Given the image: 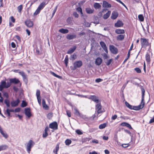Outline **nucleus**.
Returning a JSON list of instances; mask_svg holds the SVG:
<instances>
[{
  "mask_svg": "<svg viewBox=\"0 0 154 154\" xmlns=\"http://www.w3.org/2000/svg\"><path fill=\"white\" fill-rule=\"evenodd\" d=\"M40 10L37 8V9L35 11V12H34V15H37L40 12Z\"/></svg>",
  "mask_w": 154,
  "mask_h": 154,
  "instance_id": "52",
  "label": "nucleus"
},
{
  "mask_svg": "<svg viewBox=\"0 0 154 154\" xmlns=\"http://www.w3.org/2000/svg\"><path fill=\"white\" fill-rule=\"evenodd\" d=\"M72 141L70 140L67 139L65 141V143L66 145H69L71 143Z\"/></svg>",
  "mask_w": 154,
  "mask_h": 154,
  "instance_id": "41",
  "label": "nucleus"
},
{
  "mask_svg": "<svg viewBox=\"0 0 154 154\" xmlns=\"http://www.w3.org/2000/svg\"><path fill=\"white\" fill-rule=\"evenodd\" d=\"M20 110V108H16L14 109L15 112H19Z\"/></svg>",
  "mask_w": 154,
  "mask_h": 154,
  "instance_id": "64",
  "label": "nucleus"
},
{
  "mask_svg": "<svg viewBox=\"0 0 154 154\" xmlns=\"http://www.w3.org/2000/svg\"><path fill=\"white\" fill-rule=\"evenodd\" d=\"M112 61V59H110L105 62L107 66H109L111 63Z\"/></svg>",
  "mask_w": 154,
  "mask_h": 154,
  "instance_id": "48",
  "label": "nucleus"
},
{
  "mask_svg": "<svg viewBox=\"0 0 154 154\" xmlns=\"http://www.w3.org/2000/svg\"><path fill=\"white\" fill-rule=\"evenodd\" d=\"M25 22L26 26L30 28L33 26V22L29 20H26Z\"/></svg>",
  "mask_w": 154,
  "mask_h": 154,
  "instance_id": "14",
  "label": "nucleus"
},
{
  "mask_svg": "<svg viewBox=\"0 0 154 154\" xmlns=\"http://www.w3.org/2000/svg\"><path fill=\"white\" fill-rule=\"evenodd\" d=\"M76 48V47L75 46L73 47L72 48H70L68 51L67 53L68 54H71L73 52Z\"/></svg>",
  "mask_w": 154,
  "mask_h": 154,
  "instance_id": "21",
  "label": "nucleus"
},
{
  "mask_svg": "<svg viewBox=\"0 0 154 154\" xmlns=\"http://www.w3.org/2000/svg\"><path fill=\"white\" fill-rule=\"evenodd\" d=\"M144 101H143V102H142L141 101L140 104L139 105L137 106H133L132 109L135 110H139L140 109H142L144 107Z\"/></svg>",
  "mask_w": 154,
  "mask_h": 154,
  "instance_id": "4",
  "label": "nucleus"
},
{
  "mask_svg": "<svg viewBox=\"0 0 154 154\" xmlns=\"http://www.w3.org/2000/svg\"><path fill=\"white\" fill-rule=\"evenodd\" d=\"M59 144L58 143L57 144L56 146L55 150L54 149L53 150L54 152L55 153V154H58L57 152L59 149Z\"/></svg>",
  "mask_w": 154,
  "mask_h": 154,
  "instance_id": "33",
  "label": "nucleus"
},
{
  "mask_svg": "<svg viewBox=\"0 0 154 154\" xmlns=\"http://www.w3.org/2000/svg\"><path fill=\"white\" fill-rule=\"evenodd\" d=\"M75 114L77 116H80V113L79 112L78 110L76 109H75Z\"/></svg>",
  "mask_w": 154,
  "mask_h": 154,
  "instance_id": "47",
  "label": "nucleus"
},
{
  "mask_svg": "<svg viewBox=\"0 0 154 154\" xmlns=\"http://www.w3.org/2000/svg\"><path fill=\"white\" fill-rule=\"evenodd\" d=\"M80 117L84 119H88V118L86 117L85 116H84L82 115H80V116H79Z\"/></svg>",
  "mask_w": 154,
  "mask_h": 154,
  "instance_id": "63",
  "label": "nucleus"
},
{
  "mask_svg": "<svg viewBox=\"0 0 154 154\" xmlns=\"http://www.w3.org/2000/svg\"><path fill=\"white\" fill-rule=\"evenodd\" d=\"M0 132L1 134L2 135L3 137H4L5 138H7L8 137V135L6 133H4L1 127V126L0 125Z\"/></svg>",
  "mask_w": 154,
  "mask_h": 154,
  "instance_id": "19",
  "label": "nucleus"
},
{
  "mask_svg": "<svg viewBox=\"0 0 154 154\" xmlns=\"http://www.w3.org/2000/svg\"><path fill=\"white\" fill-rule=\"evenodd\" d=\"M109 49L111 52L113 54H116L118 52L117 48L113 45H110Z\"/></svg>",
  "mask_w": 154,
  "mask_h": 154,
  "instance_id": "5",
  "label": "nucleus"
},
{
  "mask_svg": "<svg viewBox=\"0 0 154 154\" xmlns=\"http://www.w3.org/2000/svg\"><path fill=\"white\" fill-rule=\"evenodd\" d=\"M102 62V60L99 57H97L95 63L97 66L100 65Z\"/></svg>",
  "mask_w": 154,
  "mask_h": 154,
  "instance_id": "18",
  "label": "nucleus"
},
{
  "mask_svg": "<svg viewBox=\"0 0 154 154\" xmlns=\"http://www.w3.org/2000/svg\"><path fill=\"white\" fill-rule=\"evenodd\" d=\"M86 11L87 13L90 14L93 13L94 10L90 8H87L86 9Z\"/></svg>",
  "mask_w": 154,
  "mask_h": 154,
  "instance_id": "29",
  "label": "nucleus"
},
{
  "mask_svg": "<svg viewBox=\"0 0 154 154\" xmlns=\"http://www.w3.org/2000/svg\"><path fill=\"white\" fill-rule=\"evenodd\" d=\"M8 148V146L6 145H2L0 146V151L4 150Z\"/></svg>",
  "mask_w": 154,
  "mask_h": 154,
  "instance_id": "26",
  "label": "nucleus"
},
{
  "mask_svg": "<svg viewBox=\"0 0 154 154\" xmlns=\"http://www.w3.org/2000/svg\"><path fill=\"white\" fill-rule=\"evenodd\" d=\"M36 95L37 96V98L38 97H40V91L39 90H37L36 91Z\"/></svg>",
  "mask_w": 154,
  "mask_h": 154,
  "instance_id": "49",
  "label": "nucleus"
},
{
  "mask_svg": "<svg viewBox=\"0 0 154 154\" xmlns=\"http://www.w3.org/2000/svg\"><path fill=\"white\" fill-rule=\"evenodd\" d=\"M123 23L121 20H118L116 23L115 24V26L116 27H121L123 25Z\"/></svg>",
  "mask_w": 154,
  "mask_h": 154,
  "instance_id": "15",
  "label": "nucleus"
},
{
  "mask_svg": "<svg viewBox=\"0 0 154 154\" xmlns=\"http://www.w3.org/2000/svg\"><path fill=\"white\" fill-rule=\"evenodd\" d=\"M25 114L28 118H30L32 116L30 108H26L24 109Z\"/></svg>",
  "mask_w": 154,
  "mask_h": 154,
  "instance_id": "10",
  "label": "nucleus"
},
{
  "mask_svg": "<svg viewBox=\"0 0 154 154\" xmlns=\"http://www.w3.org/2000/svg\"><path fill=\"white\" fill-rule=\"evenodd\" d=\"M97 103L98 104L96 105L95 108L97 110V113L99 114L102 112L101 111V109L102 108V106L101 105L100 101Z\"/></svg>",
  "mask_w": 154,
  "mask_h": 154,
  "instance_id": "12",
  "label": "nucleus"
},
{
  "mask_svg": "<svg viewBox=\"0 0 154 154\" xmlns=\"http://www.w3.org/2000/svg\"><path fill=\"white\" fill-rule=\"evenodd\" d=\"M146 60L147 62L149 63L150 61V56L149 54L147 53L146 55Z\"/></svg>",
  "mask_w": 154,
  "mask_h": 154,
  "instance_id": "32",
  "label": "nucleus"
},
{
  "mask_svg": "<svg viewBox=\"0 0 154 154\" xmlns=\"http://www.w3.org/2000/svg\"><path fill=\"white\" fill-rule=\"evenodd\" d=\"M73 15L75 18H78L79 17V14L76 12H74L73 13Z\"/></svg>",
  "mask_w": 154,
  "mask_h": 154,
  "instance_id": "53",
  "label": "nucleus"
},
{
  "mask_svg": "<svg viewBox=\"0 0 154 154\" xmlns=\"http://www.w3.org/2000/svg\"><path fill=\"white\" fill-rule=\"evenodd\" d=\"M125 104L126 106L129 109H132L133 106L131 105L128 102L126 101L125 102Z\"/></svg>",
  "mask_w": 154,
  "mask_h": 154,
  "instance_id": "38",
  "label": "nucleus"
},
{
  "mask_svg": "<svg viewBox=\"0 0 154 154\" xmlns=\"http://www.w3.org/2000/svg\"><path fill=\"white\" fill-rule=\"evenodd\" d=\"M124 131L125 132L128 134L130 135H131V133L129 130H128L127 129H124Z\"/></svg>",
  "mask_w": 154,
  "mask_h": 154,
  "instance_id": "62",
  "label": "nucleus"
},
{
  "mask_svg": "<svg viewBox=\"0 0 154 154\" xmlns=\"http://www.w3.org/2000/svg\"><path fill=\"white\" fill-rule=\"evenodd\" d=\"M72 19L73 18L72 17H68L66 19L67 22L69 23H70L72 21Z\"/></svg>",
  "mask_w": 154,
  "mask_h": 154,
  "instance_id": "46",
  "label": "nucleus"
},
{
  "mask_svg": "<svg viewBox=\"0 0 154 154\" xmlns=\"http://www.w3.org/2000/svg\"><path fill=\"white\" fill-rule=\"evenodd\" d=\"M68 58L67 55L66 56L65 59H64V63L65 64L66 67H67L68 66Z\"/></svg>",
  "mask_w": 154,
  "mask_h": 154,
  "instance_id": "39",
  "label": "nucleus"
},
{
  "mask_svg": "<svg viewBox=\"0 0 154 154\" xmlns=\"http://www.w3.org/2000/svg\"><path fill=\"white\" fill-rule=\"evenodd\" d=\"M53 116V114L52 112L48 113L47 115V117L48 118L50 119Z\"/></svg>",
  "mask_w": 154,
  "mask_h": 154,
  "instance_id": "50",
  "label": "nucleus"
},
{
  "mask_svg": "<svg viewBox=\"0 0 154 154\" xmlns=\"http://www.w3.org/2000/svg\"><path fill=\"white\" fill-rule=\"evenodd\" d=\"M82 65V62L81 60H78L75 61L73 64V70H75L77 68H80Z\"/></svg>",
  "mask_w": 154,
  "mask_h": 154,
  "instance_id": "2",
  "label": "nucleus"
},
{
  "mask_svg": "<svg viewBox=\"0 0 154 154\" xmlns=\"http://www.w3.org/2000/svg\"><path fill=\"white\" fill-rule=\"evenodd\" d=\"M9 82H8L7 83H6V85L7 88L10 87L12 83L11 82V79L9 80Z\"/></svg>",
  "mask_w": 154,
  "mask_h": 154,
  "instance_id": "42",
  "label": "nucleus"
},
{
  "mask_svg": "<svg viewBox=\"0 0 154 154\" xmlns=\"http://www.w3.org/2000/svg\"><path fill=\"white\" fill-rule=\"evenodd\" d=\"M142 92V102L144 101V96L145 95V90L144 89L141 90Z\"/></svg>",
  "mask_w": 154,
  "mask_h": 154,
  "instance_id": "34",
  "label": "nucleus"
},
{
  "mask_svg": "<svg viewBox=\"0 0 154 154\" xmlns=\"http://www.w3.org/2000/svg\"><path fill=\"white\" fill-rule=\"evenodd\" d=\"M23 9V5H21L18 6L17 7V10L20 13L22 10Z\"/></svg>",
  "mask_w": 154,
  "mask_h": 154,
  "instance_id": "45",
  "label": "nucleus"
},
{
  "mask_svg": "<svg viewBox=\"0 0 154 154\" xmlns=\"http://www.w3.org/2000/svg\"><path fill=\"white\" fill-rule=\"evenodd\" d=\"M101 7V6L100 4L98 3H95L94 5V7L96 9L100 8Z\"/></svg>",
  "mask_w": 154,
  "mask_h": 154,
  "instance_id": "28",
  "label": "nucleus"
},
{
  "mask_svg": "<svg viewBox=\"0 0 154 154\" xmlns=\"http://www.w3.org/2000/svg\"><path fill=\"white\" fill-rule=\"evenodd\" d=\"M76 132L79 135H81L83 134L82 131L79 129H77L76 130Z\"/></svg>",
  "mask_w": 154,
  "mask_h": 154,
  "instance_id": "54",
  "label": "nucleus"
},
{
  "mask_svg": "<svg viewBox=\"0 0 154 154\" xmlns=\"http://www.w3.org/2000/svg\"><path fill=\"white\" fill-rule=\"evenodd\" d=\"M18 73L22 76L23 81L26 84H27L28 83V79L26 75L25 74V73L22 71H20Z\"/></svg>",
  "mask_w": 154,
  "mask_h": 154,
  "instance_id": "9",
  "label": "nucleus"
},
{
  "mask_svg": "<svg viewBox=\"0 0 154 154\" xmlns=\"http://www.w3.org/2000/svg\"><path fill=\"white\" fill-rule=\"evenodd\" d=\"M100 44L103 48L106 46L105 43L103 41H101L100 42Z\"/></svg>",
  "mask_w": 154,
  "mask_h": 154,
  "instance_id": "43",
  "label": "nucleus"
},
{
  "mask_svg": "<svg viewBox=\"0 0 154 154\" xmlns=\"http://www.w3.org/2000/svg\"><path fill=\"white\" fill-rule=\"evenodd\" d=\"M27 105V103L24 100H23L21 104V106L22 107H24L26 106Z\"/></svg>",
  "mask_w": 154,
  "mask_h": 154,
  "instance_id": "40",
  "label": "nucleus"
},
{
  "mask_svg": "<svg viewBox=\"0 0 154 154\" xmlns=\"http://www.w3.org/2000/svg\"><path fill=\"white\" fill-rule=\"evenodd\" d=\"M10 19L11 20V21L13 23H14L15 22V20L14 17L13 16H11L10 18Z\"/></svg>",
  "mask_w": 154,
  "mask_h": 154,
  "instance_id": "61",
  "label": "nucleus"
},
{
  "mask_svg": "<svg viewBox=\"0 0 154 154\" xmlns=\"http://www.w3.org/2000/svg\"><path fill=\"white\" fill-rule=\"evenodd\" d=\"M4 103L8 107H9L10 106V102L9 100L7 99H5L4 100Z\"/></svg>",
  "mask_w": 154,
  "mask_h": 154,
  "instance_id": "31",
  "label": "nucleus"
},
{
  "mask_svg": "<svg viewBox=\"0 0 154 154\" xmlns=\"http://www.w3.org/2000/svg\"><path fill=\"white\" fill-rule=\"evenodd\" d=\"M103 6L104 8H111V5L106 1H104L103 2Z\"/></svg>",
  "mask_w": 154,
  "mask_h": 154,
  "instance_id": "20",
  "label": "nucleus"
},
{
  "mask_svg": "<svg viewBox=\"0 0 154 154\" xmlns=\"http://www.w3.org/2000/svg\"><path fill=\"white\" fill-rule=\"evenodd\" d=\"M118 16V12L116 11H113L112 13L111 18L112 19L115 20L117 18Z\"/></svg>",
  "mask_w": 154,
  "mask_h": 154,
  "instance_id": "16",
  "label": "nucleus"
},
{
  "mask_svg": "<svg viewBox=\"0 0 154 154\" xmlns=\"http://www.w3.org/2000/svg\"><path fill=\"white\" fill-rule=\"evenodd\" d=\"M149 39L144 38H141L140 42L141 48H145L147 46H150V44L149 42Z\"/></svg>",
  "mask_w": 154,
  "mask_h": 154,
  "instance_id": "1",
  "label": "nucleus"
},
{
  "mask_svg": "<svg viewBox=\"0 0 154 154\" xmlns=\"http://www.w3.org/2000/svg\"><path fill=\"white\" fill-rule=\"evenodd\" d=\"M43 108L45 110H48L49 109V107L46 104L42 105Z\"/></svg>",
  "mask_w": 154,
  "mask_h": 154,
  "instance_id": "58",
  "label": "nucleus"
},
{
  "mask_svg": "<svg viewBox=\"0 0 154 154\" xmlns=\"http://www.w3.org/2000/svg\"><path fill=\"white\" fill-rule=\"evenodd\" d=\"M7 88L6 85V82L5 81H2L0 82V91H2L3 89Z\"/></svg>",
  "mask_w": 154,
  "mask_h": 154,
  "instance_id": "11",
  "label": "nucleus"
},
{
  "mask_svg": "<svg viewBox=\"0 0 154 154\" xmlns=\"http://www.w3.org/2000/svg\"><path fill=\"white\" fill-rule=\"evenodd\" d=\"M76 10L80 12L81 14H82V8L81 7H78L76 9Z\"/></svg>",
  "mask_w": 154,
  "mask_h": 154,
  "instance_id": "55",
  "label": "nucleus"
},
{
  "mask_svg": "<svg viewBox=\"0 0 154 154\" xmlns=\"http://www.w3.org/2000/svg\"><path fill=\"white\" fill-rule=\"evenodd\" d=\"M111 13L110 11H108L103 16V18L105 20L107 19L110 16Z\"/></svg>",
  "mask_w": 154,
  "mask_h": 154,
  "instance_id": "25",
  "label": "nucleus"
},
{
  "mask_svg": "<svg viewBox=\"0 0 154 154\" xmlns=\"http://www.w3.org/2000/svg\"><path fill=\"white\" fill-rule=\"evenodd\" d=\"M103 58L104 59H106L109 58V57L107 56V55L105 53H104L103 55Z\"/></svg>",
  "mask_w": 154,
  "mask_h": 154,
  "instance_id": "56",
  "label": "nucleus"
},
{
  "mask_svg": "<svg viewBox=\"0 0 154 154\" xmlns=\"http://www.w3.org/2000/svg\"><path fill=\"white\" fill-rule=\"evenodd\" d=\"M3 96L7 98L8 97V93L6 92H4L3 93Z\"/></svg>",
  "mask_w": 154,
  "mask_h": 154,
  "instance_id": "59",
  "label": "nucleus"
},
{
  "mask_svg": "<svg viewBox=\"0 0 154 154\" xmlns=\"http://www.w3.org/2000/svg\"><path fill=\"white\" fill-rule=\"evenodd\" d=\"M66 114L69 117H70L71 116V113L70 112L69 110L66 111Z\"/></svg>",
  "mask_w": 154,
  "mask_h": 154,
  "instance_id": "60",
  "label": "nucleus"
},
{
  "mask_svg": "<svg viewBox=\"0 0 154 154\" xmlns=\"http://www.w3.org/2000/svg\"><path fill=\"white\" fill-rule=\"evenodd\" d=\"M76 55L74 53L73 55H72L71 56L70 59V60L72 59L73 60H74L76 59Z\"/></svg>",
  "mask_w": 154,
  "mask_h": 154,
  "instance_id": "44",
  "label": "nucleus"
},
{
  "mask_svg": "<svg viewBox=\"0 0 154 154\" xmlns=\"http://www.w3.org/2000/svg\"><path fill=\"white\" fill-rule=\"evenodd\" d=\"M134 70L137 73H140L141 72V70L139 68L136 67L134 68Z\"/></svg>",
  "mask_w": 154,
  "mask_h": 154,
  "instance_id": "51",
  "label": "nucleus"
},
{
  "mask_svg": "<svg viewBox=\"0 0 154 154\" xmlns=\"http://www.w3.org/2000/svg\"><path fill=\"white\" fill-rule=\"evenodd\" d=\"M124 35H119L117 37V39L119 41H122L124 38Z\"/></svg>",
  "mask_w": 154,
  "mask_h": 154,
  "instance_id": "27",
  "label": "nucleus"
},
{
  "mask_svg": "<svg viewBox=\"0 0 154 154\" xmlns=\"http://www.w3.org/2000/svg\"><path fill=\"white\" fill-rule=\"evenodd\" d=\"M76 37V35L75 34H68L66 36V38L67 39L71 40L74 38H75Z\"/></svg>",
  "mask_w": 154,
  "mask_h": 154,
  "instance_id": "17",
  "label": "nucleus"
},
{
  "mask_svg": "<svg viewBox=\"0 0 154 154\" xmlns=\"http://www.w3.org/2000/svg\"><path fill=\"white\" fill-rule=\"evenodd\" d=\"M115 32L117 34H122L125 33V32L124 29H117L115 30Z\"/></svg>",
  "mask_w": 154,
  "mask_h": 154,
  "instance_id": "22",
  "label": "nucleus"
},
{
  "mask_svg": "<svg viewBox=\"0 0 154 154\" xmlns=\"http://www.w3.org/2000/svg\"><path fill=\"white\" fill-rule=\"evenodd\" d=\"M47 4L45 2H43L41 3L39 5L38 8L40 10H41L43 8L45 5Z\"/></svg>",
  "mask_w": 154,
  "mask_h": 154,
  "instance_id": "23",
  "label": "nucleus"
},
{
  "mask_svg": "<svg viewBox=\"0 0 154 154\" xmlns=\"http://www.w3.org/2000/svg\"><path fill=\"white\" fill-rule=\"evenodd\" d=\"M138 18L139 20L140 21H143L144 20L143 16L142 14H140L138 16Z\"/></svg>",
  "mask_w": 154,
  "mask_h": 154,
  "instance_id": "37",
  "label": "nucleus"
},
{
  "mask_svg": "<svg viewBox=\"0 0 154 154\" xmlns=\"http://www.w3.org/2000/svg\"><path fill=\"white\" fill-rule=\"evenodd\" d=\"M35 144V143L32 140H30L27 144L26 147L27 151L29 153H30L31 148Z\"/></svg>",
  "mask_w": 154,
  "mask_h": 154,
  "instance_id": "3",
  "label": "nucleus"
},
{
  "mask_svg": "<svg viewBox=\"0 0 154 154\" xmlns=\"http://www.w3.org/2000/svg\"><path fill=\"white\" fill-rule=\"evenodd\" d=\"M59 32L63 34H66L69 32V31L67 29H64L63 28L60 29Z\"/></svg>",
  "mask_w": 154,
  "mask_h": 154,
  "instance_id": "24",
  "label": "nucleus"
},
{
  "mask_svg": "<svg viewBox=\"0 0 154 154\" xmlns=\"http://www.w3.org/2000/svg\"><path fill=\"white\" fill-rule=\"evenodd\" d=\"M50 72L51 75H53L56 77H57L59 79H61L62 78L61 76L56 74L54 72H53L52 71H50Z\"/></svg>",
  "mask_w": 154,
  "mask_h": 154,
  "instance_id": "35",
  "label": "nucleus"
},
{
  "mask_svg": "<svg viewBox=\"0 0 154 154\" xmlns=\"http://www.w3.org/2000/svg\"><path fill=\"white\" fill-rule=\"evenodd\" d=\"M48 134L47 132H45V133L43 134L42 137L43 138H46L48 136Z\"/></svg>",
  "mask_w": 154,
  "mask_h": 154,
  "instance_id": "57",
  "label": "nucleus"
},
{
  "mask_svg": "<svg viewBox=\"0 0 154 154\" xmlns=\"http://www.w3.org/2000/svg\"><path fill=\"white\" fill-rule=\"evenodd\" d=\"M49 127L54 130L58 129V124L56 122H54L50 123L49 125Z\"/></svg>",
  "mask_w": 154,
  "mask_h": 154,
  "instance_id": "8",
  "label": "nucleus"
},
{
  "mask_svg": "<svg viewBox=\"0 0 154 154\" xmlns=\"http://www.w3.org/2000/svg\"><path fill=\"white\" fill-rule=\"evenodd\" d=\"M20 102V100L19 99L17 98L16 100L13 101L11 102V105L12 107H16L18 106Z\"/></svg>",
  "mask_w": 154,
  "mask_h": 154,
  "instance_id": "13",
  "label": "nucleus"
},
{
  "mask_svg": "<svg viewBox=\"0 0 154 154\" xmlns=\"http://www.w3.org/2000/svg\"><path fill=\"white\" fill-rule=\"evenodd\" d=\"M88 98L96 103H98L100 102V100L98 99V97L95 95H90Z\"/></svg>",
  "mask_w": 154,
  "mask_h": 154,
  "instance_id": "6",
  "label": "nucleus"
},
{
  "mask_svg": "<svg viewBox=\"0 0 154 154\" xmlns=\"http://www.w3.org/2000/svg\"><path fill=\"white\" fill-rule=\"evenodd\" d=\"M11 82L12 84H20L19 87H21V83L20 82V81L18 79L16 78H11Z\"/></svg>",
  "mask_w": 154,
  "mask_h": 154,
  "instance_id": "7",
  "label": "nucleus"
},
{
  "mask_svg": "<svg viewBox=\"0 0 154 154\" xmlns=\"http://www.w3.org/2000/svg\"><path fill=\"white\" fill-rule=\"evenodd\" d=\"M106 126V123H104L103 124H100L99 126V128L100 129H103L105 128Z\"/></svg>",
  "mask_w": 154,
  "mask_h": 154,
  "instance_id": "36",
  "label": "nucleus"
},
{
  "mask_svg": "<svg viewBox=\"0 0 154 154\" xmlns=\"http://www.w3.org/2000/svg\"><path fill=\"white\" fill-rule=\"evenodd\" d=\"M4 113L5 115L7 114L8 115V116L9 117H11L12 116L11 115L10 112L8 108H7L6 110H5Z\"/></svg>",
  "mask_w": 154,
  "mask_h": 154,
  "instance_id": "30",
  "label": "nucleus"
}]
</instances>
